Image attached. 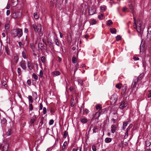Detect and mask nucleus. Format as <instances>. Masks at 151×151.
Returning <instances> with one entry per match:
<instances>
[{
  "label": "nucleus",
  "instance_id": "1",
  "mask_svg": "<svg viewBox=\"0 0 151 151\" xmlns=\"http://www.w3.org/2000/svg\"><path fill=\"white\" fill-rule=\"evenodd\" d=\"M143 75L144 74L143 73H141L139 76L138 77H135L132 83V87L133 88L136 87L137 83L139 81H140L142 80L143 78Z\"/></svg>",
  "mask_w": 151,
  "mask_h": 151
},
{
  "label": "nucleus",
  "instance_id": "2",
  "mask_svg": "<svg viewBox=\"0 0 151 151\" xmlns=\"http://www.w3.org/2000/svg\"><path fill=\"white\" fill-rule=\"evenodd\" d=\"M32 27L36 33H37V32H39V34L40 35H42L43 33L41 32L42 27L41 24L38 25V26H37L35 24H33L32 25Z\"/></svg>",
  "mask_w": 151,
  "mask_h": 151
},
{
  "label": "nucleus",
  "instance_id": "3",
  "mask_svg": "<svg viewBox=\"0 0 151 151\" xmlns=\"http://www.w3.org/2000/svg\"><path fill=\"white\" fill-rule=\"evenodd\" d=\"M118 99L117 95L116 93L114 94L110 98V103L111 105L114 104L117 101Z\"/></svg>",
  "mask_w": 151,
  "mask_h": 151
},
{
  "label": "nucleus",
  "instance_id": "4",
  "mask_svg": "<svg viewBox=\"0 0 151 151\" xmlns=\"http://www.w3.org/2000/svg\"><path fill=\"white\" fill-rule=\"evenodd\" d=\"M0 147L2 148V151H7L9 147V145L6 142H4Z\"/></svg>",
  "mask_w": 151,
  "mask_h": 151
},
{
  "label": "nucleus",
  "instance_id": "5",
  "mask_svg": "<svg viewBox=\"0 0 151 151\" xmlns=\"http://www.w3.org/2000/svg\"><path fill=\"white\" fill-rule=\"evenodd\" d=\"M15 30H16V34L17 35V37L19 38L21 37L23 34L22 30L21 29L19 28L15 29Z\"/></svg>",
  "mask_w": 151,
  "mask_h": 151
},
{
  "label": "nucleus",
  "instance_id": "6",
  "mask_svg": "<svg viewBox=\"0 0 151 151\" xmlns=\"http://www.w3.org/2000/svg\"><path fill=\"white\" fill-rule=\"evenodd\" d=\"M21 67L24 70L26 69V63L24 60H22L19 63Z\"/></svg>",
  "mask_w": 151,
  "mask_h": 151
},
{
  "label": "nucleus",
  "instance_id": "7",
  "mask_svg": "<svg viewBox=\"0 0 151 151\" xmlns=\"http://www.w3.org/2000/svg\"><path fill=\"white\" fill-rule=\"evenodd\" d=\"M127 102L122 101V102L119 106V108L121 109H123L124 108L127 106Z\"/></svg>",
  "mask_w": 151,
  "mask_h": 151
},
{
  "label": "nucleus",
  "instance_id": "8",
  "mask_svg": "<svg viewBox=\"0 0 151 151\" xmlns=\"http://www.w3.org/2000/svg\"><path fill=\"white\" fill-rule=\"evenodd\" d=\"M96 9L93 7H91L89 10V14L90 15H92L95 13Z\"/></svg>",
  "mask_w": 151,
  "mask_h": 151
},
{
  "label": "nucleus",
  "instance_id": "9",
  "mask_svg": "<svg viewBox=\"0 0 151 151\" xmlns=\"http://www.w3.org/2000/svg\"><path fill=\"white\" fill-rule=\"evenodd\" d=\"M148 33L147 36L149 39H151V27H149L147 30Z\"/></svg>",
  "mask_w": 151,
  "mask_h": 151
},
{
  "label": "nucleus",
  "instance_id": "10",
  "mask_svg": "<svg viewBox=\"0 0 151 151\" xmlns=\"http://www.w3.org/2000/svg\"><path fill=\"white\" fill-rule=\"evenodd\" d=\"M11 5L14 7L15 6L18 4V0H11Z\"/></svg>",
  "mask_w": 151,
  "mask_h": 151
},
{
  "label": "nucleus",
  "instance_id": "11",
  "mask_svg": "<svg viewBox=\"0 0 151 151\" xmlns=\"http://www.w3.org/2000/svg\"><path fill=\"white\" fill-rule=\"evenodd\" d=\"M60 73L59 71H54L52 73V75L54 77H55L60 75Z\"/></svg>",
  "mask_w": 151,
  "mask_h": 151
},
{
  "label": "nucleus",
  "instance_id": "12",
  "mask_svg": "<svg viewBox=\"0 0 151 151\" xmlns=\"http://www.w3.org/2000/svg\"><path fill=\"white\" fill-rule=\"evenodd\" d=\"M16 30L15 29H13L11 32V34L12 36L14 37H16L17 36V35L16 34Z\"/></svg>",
  "mask_w": 151,
  "mask_h": 151
},
{
  "label": "nucleus",
  "instance_id": "13",
  "mask_svg": "<svg viewBox=\"0 0 151 151\" xmlns=\"http://www.w3.org/2000/svg\"><path fill=\"white\" fill-rule=\"evenodd\" d=\"M111 132L112 133H114L115 132L116 129V126L114 124H113L111 126Z\"/></svg>",
  "mask_w": 151,
  "mask_h": 151
},
{
  "label": "nucleus",
  "instance_id": "14",
  "mask_svg": "<svg viewBox=\"0 0 151 151\" xmlns=\"http://www.w3.org/2000/svg\"><path fill=\"white\" fill-rule=\"evenodd\" d=\"M127 86H125L124 87H123L122 89V95H124V93H125L126 90H127Z\"/></svg>",
  "mask_w": 151,
  "mask_h": 151
},
{
  "label": "nucleus",
  "instance_id": "15",
  "mask_svg": "<svg viewBox=\"0 0 151 151\" xmlns=\"http://www.w3.org/2000/svg\"><path fill=\"white\" fill-rule=\"evenodd\" d=\"M129 122V121L128 122H124L123 123V125L122 126V129L124 130L126 128V126L127 125L128 122Z\"/></svg>",
  "mask_w": 151,
  "mask_h": 151
},
{
  "label": "nucleus",
  "instance_id": "16",
  "mask_svg": "<svg viewBox=\"0 0 151 151\" xmlns=\"http://www.w3.org/2000/svg\"><path fill=\"white\" fill-rule=\"evenodd\" d=\"M111 138L107 137L105 138V141L106 143H109L111 142Z\"/></svg>",
  "mask_w": 151,
  "mask_h": 151
},
{
  "label": "nucleus",
  "instance_id": "17",
  "mask_svg": "<svg viewBox=\"0 0 151 151\" xmlns=\"http://www.w3.org/2000/svg\"><path fill=\"white\" fill-rule=\"evenodd\" d=\"M34 17L36 19H38L39 18V16L37 14V12H35L33 14Z\"/></svg>",
  "mask_w": 151,
  "mask_h": 151
},
{
  "label": "nucleus",
  "instance_id": "18",
  "mask_svg": "<svg viewBox=\"0 0 151 151\" xmlns=\"http://www.w3.org/2000/svg\"><path fill=\"white\" fill-rule=\"evenodd\" d=\"M110 31L111 32L112 34H115L116 32V29L115 28H111L110 29Z\"/></svg>",
  "mask_w": 151,
  "mask_h": 151
},
{
  "label": "nucleus",
  "instance_id": "19",
  "mask_svg": "<svg viewBox=\"0 0 151 151\" xmlns=\"http://www.w3.org/2000/svg\"><path fill=\"white\" fill-rule=\"evenodd\" d=\"M19 57L17 55H15L14 57V62L16 63L17 62L18 60H19Z\"/></svg>",
  "mask_w": 151,
  "mask_h": 151
},
{
  "label": "nucleus",
  "instance_id": "20",
  "mask_svg": "<svg viewBox=\"0 0 151 151\" xmlns=\"http://www.w3.org/2000/svg\"><path fill=\"white\" fill-rule=\"evenodd\" d=\"M18 13L16 12L13 13L12 14V17L14 18H16L18 17Z\"/></svg>",
  "mask_w": 151,
  "mask_h": 151
},
{
  "label": "nucleus",
  "instance_id": "21",
  "mask_svg": "<svg viewBox=\"0 0 151 151\" xmlns=\"http://www.w3.org/2000/svg\"><path fill=\"white\" fill-rule=\"evenodd\" d=\"M81 122L83 123H86L88 122V120L86 119H81Z\"/></svg>",
  "mask_w": 151,
  "mask_h": 151
},
{
  "label": "nucleus",
  "instance_id": "22",
  "mask_svg": "<svg viewBox=\"0 0 151 151\" xmlns=\"http://www.w3.org/2000/svg\"><path fill=\"white\" fill-rule=\"evenodd\" d=\"M5 51L6 52V53L8 55H9L10 54V52L9 50V48L8 46H6L5 47Z\"/></svg>",
  "mask_w": 151,
  "mask_h": 151
},
{
  "label": "nucleus",
  "instance_id": "23",
  "mask_svg": "<svg viewBox=\"0 0 151 151\" xmlns=\"http://www.w3.org/2000/svg\"><path fill=\"white\" fill-rule=\"evenodd\" d=\"M40 47L42 50H47V47H45V46L44 45L40 46Z\"/></svg>",
  "mask_w": 151,
  "mask_h": 151
},
{
  "label": "nucleus",
  "instance_id": "24",
  "mask_svg": "<svg viewBox=\"0 0 151 151\" xmlns=\"http://www.w3.org/2000/svg\"><path fill=\"white\" fill-rule=\"evenodd\" d=\"M22 57L24 59H26L27 58V56L26 55V52L24 51H22Z\"/></svg>",
  "mask_w": 151,
  "mask_h": 151
},
{
  "label": "nucleus",
  "instance_id": "25",
  "mask_svg": "<svg viewBox=\"0 0 151 151\" xmlns=\"http://www.w3.org/2000/svg\"><path fill=\"white\" fill-rule=\"evenodd\" d=\"M28 98L29 101V103H32L33 101V100L32 99V96H29Z\"/></svg>",
  "mask_w": 151,
  "mask_h": 151
},
{
  "label": "nucleus",
  "instance_id": "26",
  "mask_svg": "<svg viewBox=\"0 0 151 151\" xmlns=\"http://www.w3.org/2000/svg\"><path fill=\"white\" fill-rule=\"evenodd\" d=\"M41 60L43 63H45L46 61V59L45 57L44 56H42L41 58Z\"/></svg>",
  "mask_w": 151,
  "mask_h": 151
},
{
  "label": "nucleus",
  "instance_id": "27",
  "mask_svg": "<svg viewBox=\"0 0 151 151\" xmlns=\"http://www.w3.org/2000/svg\"><path fill=\"white\" fill-rule=\"evenodd\" d=\"M121 85L122 84L121 83H119L116 85V87L117 88L120 89L121 88Z\"/></svg>",
  "mask_w": 151,
  "mask_h": 151
},
{
  "label": "nucleus",
  "instance_id": "28",
  "mask_svg": "<svg viewBox=\"0 0 151 151\" xmlns=\"http://www.w3.org/2000/svg\"><path fill=\"white\" fill-rule=\"evenodd\" d=\"M96 110H99V111L101 110L102 109L101 106L99 105H96Z\"/></svg>",
  "mask_w": 151,
  "mask_h": 151
},
{
  "label": "nucleus",
  "instance_id": "29",
  "mask_svg": "<svg viewBox=\"0 0 151 151\" xmlns=\"http://www.w3.org/2000/svg\"><path fill=\"white\" fill-rule=\"evenodd\" d=\"M107 25L110 26L111 24H113V22L111 20H109L106 22Z\"/></svg>",
  "mask_w": 151,
  "mask_h": 151
},
{
  "label": "nucleus",
  "instance_id": "30",
  "mask_svg": "<svg viewBox=\"0 0 151 151\" xmlns=\"http://www.w3.org/2000/svg\"><path fill=\"white\" fill-rule=\"evenodd\" d=\"M12 132V130L11 129H8V131L6 132V134L8 136L10 135L11 134Z\"/></svg>",
  "mask_w": 151,
  "mask_h": 151
},
{
  "label": "nucleus",
  "instance_id": "31",
  "mask_svg": "<svg viewBox=\"0 0 151 151\" xmlns=\"http://www.w3.org/2000/svg\"><path fill=\"white\" fill-rule=\"evenodd\" d=\"M55 44L58 46H59V45H60V43L59 42V40H58V39H55Z\"/></svg>",
  "mask_w": 151,
  "mask_h": 151
},
{
  "label": "nucleus",
  "instance_id": "32",
  "mask_svg": "<svg viewBox=\"0 0 151 151\" xmlns=\"http://www.w3.org/2000/svg\"><path fill=\"white\" fill-rule=\"evenodd\" d=\"M80 113L82 114L83 115L84 113V108L83 107H81L80 109Z\"/></svg>",
  "mask_w": 151,
  "mask_h": 151
},
{
  "label": "nucleus",
  "instance_id": "33",
  "mask_svg": "<svg viewBox=\"0 0 151 151\" xmlns=\"http://www.w3.org/2000/svg\"><path fill=\"white\" fill-rule=\"evenodd\" d=\"M67 142L66 141H65L63 143V146L62 147V149L64 150L66 147V146L67 145Z\"/></svg>",
  "mask_w": 151,
  "mask_h": 151
},
{
  "label": "nucleus",
  "instance_id": "34",
  "mask_svg": "<svg viewBox=\"0 0 151 151\" xmlns=\"http://www.w3.org/2000/svg\"><path fill=\"white\" fill-rule=\"evenodd\" d=\"M7 121L6 119L3 118L1 121V123L2 124H4L6 123Z\"/></svg>",
  "mask_w": 151,
  "mask_h": 151
},
{
  "label": "nucleus",
  "instance_id": "35",
  "mask_svg": "<svg viewBox=\"0 0 151 151\" xmlns=\"http://www.w3.org/2000/svg\"><path fill=\"white\" fill-rule=\"evenodd\" d=\"M76 58L75 57H73L72 58V61L73 63H75L76 62Z\"/></svg>",
  "mask_w": 151,
  "mask_h": 151
},
{
  "label": "nucleus",
  "instance_id": "36",
  "mask_svg": "<svg viewBox=\"0 0 151 151\" xmlns=\"http://www.w3.org/2000/svg\"><path fill=\"white\" fill-rule=\"evenodd\" d=\"M122 39L121 36L119 35H117L116 37V40L117 41H118L120 40H121Z\"/></svg>",
  "mask_w": 151,
  "mask_h": 151
},
{
  "label": "nucleus",
  "instance_id": "37",
  "mask_svg": "<svg viewBox=\"0 0 151 151\" xmlns=\"http://www.w3.org/2000/svg\"><path fill=\"white\" fill-rule=\"evenodd\" d=\"M32 77L34 78V79L35 80H37L38 79V76L37 75L33 73L32 75Z\"/></svg>",
  "mask_w": 151,
  "mask_h": 151
},
{
  "label": "nucleus",
  "instance_id": "38",
  "mask_svg": "<svg viewBox=\"0 0 151 151\" xmlns=\"http://www.w3.org/2000/svg\"><path fill=\"white\" fill-rule=\"evenodd\" d=\"M35 120L34 118H32L31 119L30 123H31V125L32 124L33 125V123Z\"/></svg>",
  "mask_w": 151,
  "mask_h": 151
},
{
  "label": "nucleus",
  "instance_id": "39",
  "mask_svg": "<svg viewBox=\"0 0 151 151\" xmlns=\"http://www.w3.org/2000/svg\"><path fill=\"white\" fill-rule=\"evenodd\" d=\"M21 70L20 68H17V73L18 74V75L19 76L21 75Z\"/></svg>",
  "mask_w": 151,
  "mask_h": 151
},
{
  "label": "nucleus",
  "instance_id": "40",
  "mask_svg": "<svg viewBox=\"0 0 151 151\" xmlns=\"http://www.w3.org/2000/svg\"><path fill=\"white\" fill-rule=\"evenodd\" d=\"M104 17V14H101L100 15L98 16V17L100 20H102L103 19V17Z\"/></svg>",
  "mask_w": 151,
  "mask_h": 151
},
{
  "label": "nucleus",
  "instance_id": "41",
  "mask_svg": "<svg viewBox=\"0 0 151 151\" xmlns=\"http://www.w3.org/2000/svg\"><path fill=\"white\" fill-rule=\"evenodd\" d=\"M43 118H42L41 119V120L39 123V126L40 127H42V126L43 125Z\"/></svg>",
  "mask_w": 151,
  "mask_h": 151
},
{
  "label": "nucleus",
  "instance_id": "42",
  "mask_svg": "<svg viewBox=\"0 0 151 151\" xmlns=\"http://www.w3.org/2000/svg\"><path fill=\"white\" fill-rule=\"evenodd\" d=\"M78 84H80L81 86H82L83 85V82L82 80H79L78 81Z\"/></svg>",
  "mask_w": 151,
  "mask_h": 151
},
{
  "label": "nucleus",
  "instance_id": "43",
  "mask_svg": "<svg viewBox=\"0 0 151 151\" xmlns=\"http://www.w3.org/2000/svg\"><path fill=\"white\" fill-rule=\"evenodd\" d=\"M68 134V132L66 131H65L64 132V134L63 135V137L64 138H65L67 136V134Z\"/></svg>",
  "mask_w": 151,
  "mask_h": 151
},
{
  "label": "nucleus",
  "instance_id": "44",
  "mask_svg": "<svg viewBox=\"0 0 151 151\" xmlns=\"http://www.w3.org/2000/svg\"><path fill=\"white\" fill-rule=\"evenodd\" d=\"M5 27L6 29L7 30H9V24H6L5 25Z\"/></svg>",
  "mask_w": 151,
  "mask_h": 151
},
{
  "label": "nucleus",
  "instance_id": "45",
  "mask_svg": "<svg viewBox=\"0 0 151 151\" xmlns=\"http://www.w3.org/2000/svg\"><path fill=\"white\" fill-rule=\"evenodd\" d=\"M97 129H98V128H97V126H94V128H93V133H96V130H97Z\"/></svg>",
  "mask_w": 151,
  "mask_h": 151
},
{
  "label": "nucleus",
  "instance_id": "46",
  "mask_svg": "<svg viewBox=\"0 0 151 151\" xmlns=\"http://www.w3.org/2000/svg\"><path fill=\"white\" fill-rule=\"evenodd\" d=\"M2 84L5 87H6L7 86V85L6 84V83L5 81H3L2 83Z\"/></svg>",
  "mask_w": 151,
  "mask_h": 151
},
{
  "label": "nucleus",
  "instance_id": "47",
  "mask_svg": "<svg viewBox=\"0 0 151 151\" xmlns=\"http://www.w3.org/2000/svg\"><path fill=\"white\" fill-rule=\"evenodd\" d=\"M29 109L31 111H32L33 110V107L32 105L31 104H29Z\"/></svg>",
  "mask_w": 151,
  "mask_h": 151
},
{
  "label": "nucleus",
  "instance_id": "48",
  "mask_svg": "<svg viewBox=\"0 0 151 151\" xmlns=\"http://www.w3.org/2000/svg\"><path fill=\"white\" fill-rule=\"evenodd\" d=\"M128 131H127V130L125 134V135L124 137L125 139L127 138L128 137Z\"/></svg>",
  "mask_w": 151,
  "mask_h": 151
},
{
  "label": "nucleus",
  "instance_id": "49",
  "mask_svg": "<svg viewBox=\"0 0 151 151\" xmlns=\"http://www.w3.org/2000/svg\"><path fill=\"white\" fill-rule=\"evenodd\" d=\"M49 44L50 45V47L51 48L52 47L53 48V44L51 42H48Z\"/></svg>",
  "mask_w": 151,
  "mask_h": 151
},
{
  "label": "nucleus",
  "instance_id": "50",
  "mask_svg": "<svg viewBox=\"0 0 151 151\" xmlns=\"http://www.w3.org/2000/svg\"><path fill=\"white\" fill-rule=\"evenodd\" d=\"M54 121L53 119H51L49 122V124L50 125H52L53 124Z\"/></svg>",
  "mask_w": 151,
  "mask_h": 151
},
{
  "label": "nucleus",
  "instance_id": "51",
  "mask_svg": "<svg viewBox=\"0 0 151 151\" xmlns=\"http://www.w3.org/2000/svg\"><path fill=\"white\" fill-rule=\"evenodd\" d=\"M132 124H130L127 128V131H129L130 130V129L132 128Z\"/></svg>",
  "mask_w": 151,
  "mask_h": 151
},
{
  "label": "nucleus",
  "instance_id": "52",
  "mask_svg": "<svg viewBox=\"0 0 151 151\" xmlns=\"http://www.w3.org/2000/svg\"><path fill=\"white\" fill-rule=\"evenodd\" d=\"M96 21L95 19H93L91 22V24L92 25H94L96 24Z\"/></svg>",
  "mask_w": 151,
  "mask_h": 151
},
{
  "label": "nucleus",
  "instance_id": "53",
  "mask_svg": "<svg viewBox=\"0 0 151 151\" xmlns=\"http://www.w3.org/2000/svg\"><path fill=\"white\" fill-rule=\"evenodd\" d=\"M100 115V112H99V111L97 112L96 114H95V116H96L98 115V117L96 118V119H98Z\"/></svg>",
  "mask_w": 151,
  "mask_h": 151
},
{
  "label": "nucleus",
  "instance_id": "54",
  "mask_svg": "<svg viewBox=\"0 0 151 151\" xmlns=\"http://www.w3.org/2000/svg\"><path fill=\"white\" fill-rule=\"evenodd\" d=\"M96 147L95 146V145H93L92 146V149L93 150V151H96Z\"/></svg>",
  "mask_w": 151,
  "mask_h": 151
},
{
  "label": "nucleus",
  "instance_id": "55",
  "mask_svg": "<svg viewBox=\"0 0 151 151\" xmlns=\"http://www.w3.org/2000/svg\"><path fill=\"white\" fill-rule=\"evenodd\" d=\"M47 112V109L45 107H44L43 109V114H45Z\"/></svg>",
  "mask_w": 151,
  "mask_h": 151
},
{
  "label": "nucleus",
  "instance_id": "56",
  "mask_svg": "<svg viewBox=\"0 0 151 151\" xmlns=\"http://www.w3.org/2000/svg\"><path fill=\"white\" fill-rule=\"evenodd\" d=\"M43 72L42 70H41L40 72V76L41 77H42L43 76Z\"/></svg>",
  "mask_w": 151,
  "mask_h": 151
},
{
  "label": "nucleus",
  "instance_id": "57",
  "mask_svg": "<svg viewBox=\"0 0 151 151\" xmlns=\"http://www.w3.org/2000/svg\"><path fill=\"white\" fill-rule=\"evenodd\" d=\"M43 108V105L42 103H41L40 104V106H39V110H41Z\"/></svg>",
  "mask_w": 151,
  "mask_h": 151
},
{
  "label": "nucleus",
  "instance_id": "58",
  "mask_svg": "<svg viewBox=\"0 0 151 151\" xmlns=\"http://www.w3.org/2000/svg\"><path fill=\"white\" fill-rule=\"evenodd\" d=\"M30 46L32 49H34L35 47V46L33 44H31L30 45Z\"/></svg>",
  "mask_w": 151,
  "mask_h": 151
},
{
  "label": "nucleus",
  "instance_id": "59",
  "mask_svg": "<svg viewBox=\"0 0 151 151\" xmlns=\"http://www.w3.org/2000/svg\"><path fill=\"white\" fill-rule=\"evenodd\" d=\"M149 142V141H147L146 142V145L147 147L149 146L150 145V142Z\"/></svg>",
  "mask_w": 151,
  "mask_h": 151
},
{
  "label": "nucleus",
  "instance_id": "60",
  "mask_svg": "<svg viewBox=\"0 0 151 151\" xmlns=\"http://www.w3.org/2000/svg\"><path fill=\"white\" fill-rule=\"evenodd\" d=\"M27 83L28 85H30L31 84V81L29 80H27Z\"/></svg>",
  "mask_w": 151,
  "mask_h": 151
},
{
  "label": "nucleus",
  "instance_id": "61",
  "mask_svg": "<svg viewBox=\"0 0 151 151\" xmlns=\"http://www.w3.org/2000/svg\"><path fill=\"white\" fill-rule=\"evenodd\" d=\"M133 58L134 60L135 61L137 60H139V58H138V57L137 58L135 57H134Z\"/></svg>",
  "mask_w": 151,
  "mask_h": 151
},
{
  "label": "nucleus",
  "instance_id": "62",
  "mask_svg": "<svg viewBox=\"0 0 151 151\" xmlns=\"http://www.w3.org/2000/svg\"><path fill=\"white\" fill-rule=\"evenodd\" d=\"M10 11L9 10H7L6 11V14L7 16H8L10 14Z\"/></svg>",
  "mask_w": 151,
  "mask_h": 151
},
{
  "label": "nucleus",
  "instance_id": "63",
  "mask_svg": "<svg viewBox=\"0 0 151 151\" xmlns=\"http://www.w3.org/2000/svg\"><path fill=\"white\" fill-rule=\"evenodd\" d=\"M129 7L130 9L132 10V12L133 11V9L132 8V4H130L129 5Z\"/></svg>",
  "mask_w": 151,
  "mask_h": 151
},
{
  "label": "nucleus",
  "instance_id": "64",
  "mask_svg": "<svg viewBox=\"0 0 151 151\" xmlns=\"http://www.w3.org/2000/svg\"><path fill=\"white\" fill-rule=\"evenodd\" d=\"M149 92L150 93L148 95V97L150 98L151 97V90L149 91Z\"/></svg>",
  "mask_w": 151,
  "mask_h": 151
}]
</instances>
